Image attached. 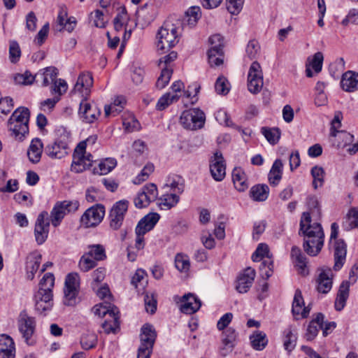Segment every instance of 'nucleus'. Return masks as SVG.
<instances>
[{"instance_id":"obj_1","label":"nucleus","mask_w":358,"mask_h":358,"mask_svg":"<svg viewBox=\"0 0 358 358\" xmlns=\"http://www.w3.org/2000/svg\"><path fill=\"white\" fill-rule=\"evenodd\" d=\"M301 233L304 236V251L310 256H317L324 245V234L320 223L311 224V217L308 212L303 213L301 215L299 234Z\"/></svg>"},{"instance_id":"obj_2","label":"nucleus","mask_w":358,"mask_h":358,"mask_svg":"<svg viewBox=\"0 0 358 358\" xmlns=\"http://www.w3.org/2000/svg\"><path fill=\"white\" fill-rule=\"evenodd\" d=\"M157 38L159 50H169L179 41L177 27L169 20L165 21L157 32Z\"/></svg>"},{"instance_id":"obj_3","label":"nucleus","mask_w":358,"mask_h":358,"mask_svg":"<svg viewBox=\"0 0 358 358\" xmlns=\"http://www.w3.org/2000/svg\"><path fill=\"white\" fill-rule=\"evenodd\" d=\"M338 224L333 222L331 225L330 241L334 240V269L339 270L344 264L346 258L347 245L342 239H337L338 235Z\"/></svg>"},{"instance_id":"obj_4","label":"nucleus","mask_w":358,"mask_h":358,"mask_svg":"<svg viewBox=\"0 0 358 358\" xmlns=\"http://www.w3.org/2000/svg\"><path fill=\"white\" fill-rule=\"evenodd\" d=\"M156 337L157 333L151 324H145L142 327L137 358H150Z\"/></svg>"},{"instance_id":"obj_5","label":"nucleus","mask_w":358,"mask_h":358,"mask_svg":"<svg viewBox=\"0 0 358 358\" xmlns=\"http://www.w3.org/2000/svg\"><path fill=\"white\" fill-rule=\"evenodd\" d=\"M205 122V114L199 108L185 110L180 115V122L186 129L194 130L201 128Z\"/></svg>"},{"instance_id":"obj_6","label":"nucleus","mask_w":358,"mask_h":358,"mask_svg":"<svg viewBox=\"0 0 358 358\" xmlns=\"http://www.w3.org/2000/svg\"><path fill=\"white\" fill-rule=\"evenodd\" d=\"M80 204L78 201L57 202L50 213L52 224L55 227L59 225L65 215L67 213L77 210Z\"/></svg>"},{"instance_id":"obj_7","label":"nucleus","mask_w":358,"mask_h":358,"mask_svg":"<svg viewBox=\"0 0 358 358\" xmlns=\"http://www.w3.org/2000/svg\"><path fill=\"white\" fill-rule=\"evenodd\" d=\"M263 87V73L260 64L255 61L252 63L248 75V88L252 94L260 92Z\"/></svg>"},{"instance_id":"obj_8","label":"nucleus","mask_w":358,"mask_h":358,"mask_svg":"<svg viewBox=\"0 0 358 358\" xmlns=\"http://www.w3.org/2000/svg\"><path fill=\"white\" fill-rule=\"evenodd\" d=\"M93 77L90 72L81 73L74 85L72 92L83 99H87L90 96L92 88L93 87Z\"/></svg>"},{"instance_id":"obj_9","label":"nucleus","mask_w":358,"mask_h":358,"mask_svg":"<svg viewBox=\"0 0 358 358\" xmlns=\"http://www.w3.org/2000/svg\"><path fill=\"white\" fill-rule=\"evenodd\" d=\"M105 215L104 207L102 205H96L89 208L80 218L81 224L85 227H94L98 225Z\"/></svg>"},{"instance_id":"obj_10","label":"nucleus","mask_w":358,"mask_h":358,"mask_svg":"<svg viewBox=\"0 0 358 358\" xmlns=\"http://www.w3.org/2000/svg\"><path fill=\"white\" fill-rule=\"evenodd\" d=\"M50 220L48 212L42 211L37 217L34 227V236L38 245L43 244L49 234Z\"/></svg>"},{"instance_id":"obj_11","label":"nucleus","mask_w":358,"mask_h":358,"mask_svg":"<svg viewBox=\"0 0 358 358\" xmlns=\"http://www.w3.org/2000/svg\"><path fill=\"white\" fill-rule=\"evenodd\" d=\"M129 202L121 200L115 203L109 214L110 227L113 230H117L122 224L124 215L128 209Z\"/></svg>"},{"instance_id":"obj_12","label":"nucleus","mask_w":358,"mask_h":358,"mask_svg":"<svg viewBox=\"0 0 358 358\" xmlns=\"http://www.w3.org/2000/svg\"><path fill=\"white\" fill-rule=\"evenodd\" d=\"M175 301L180 303V310L185 314L192 315L197 312L201 306V300L194 294L188 293L181 297L176 296Z\"/></svg>"},{"instance_id":"obj_13","label":"nucleus","mask_w":358,"mask_h":358,"mask_svg":"<svg viewBox=\"0 0 358 358\" xmlns=\"http://www.w3.org/2000/svg\"><path fill=\"white\" fill-rule=\"evenodd\" d=\"M17 326L22 337L28 343L29 339L33 336L36 329V320L34 317L29 316L26 310H22L17 319Z\"/></svg>"},{"instance_id":"obj_14","label":"nucleus","mask_w":358,"mask_h":358,"mask_svg":"<svg viewBox=\"0 0 358 358\" xmlns=\"http://www.w3.org/2000/svg\"><path fill=\"white\" fill-rule=\"evenodd\" d=\"M34 301L35 309L38 313L41 314L49 311L53 306V293L52 292H46L43 289H38L34 294Z\"/></svg>"},{"instance_id":"obj_15","label":"nucleus","mask_w":358,"mask_h":358,"mask_svg":"<svg viewBox=\"0 0 358 358\" xmlns=\"http://www.w3.org/2000/svg\"><path fill=\"white\" fill-rule=\"evenodd\" d=\"M79 115L83 122L92 123L101 115V110L95 103L87 102V99H83L80 103Z\"/></svg>"},{"instance_id":"obj_16","label":"nucleus","mask_w":358,"mask_h":358,"mask_svg":"<svg viewBox=\"0 0 358 358\" xmlns=\"http://www.w3.org/2000/svg\"><path fill=\"white\" fill-rule=\"evenodd\" d=\"M210 171L216 181H222L226 176V164L220 152H216L210 161Z\"/></svg>"},{"instance_id":"obj_17","label":"nucleus","mask_w":358,"mask_h":358,"mask_svg":"<svg viewBox=\"0 0 358 358\" xmlns=\"http://www.w3.org/2000/svg\"><path fill=\"white\" fill-rule=\"evenodd\" d=\"M93 157L89 153L86 155L85 152L80 153L78 148L75 149L73 154V161L71 164V170L76 173H81L87 169H90L93 162Z\"/></svg>"},{"instance_id":"obj_18","label":"nucleus","mask_w":358,"mask_h":358,"mask_svg":"<svg viewBox=\"0 0 358 358\" xmlns=\"http://www.w3.org/2000/svg\"><path fill=\"white\" fill-rule=\"evenodd\" d=\"M310 311L309 306H304V301L301 292L299 289L295 291L292 302V313L295 320L306 318Z\"/></svg>"},{"instance_id":"obj_19","label":"nucleus","mask_w":358,"mask_h":358,"mask_svg":"<svg viewBox=\"0 0 358 358\" xmlns=\"http://www.w3.org/2000/svg\"><path fill=\"white\" fill-rule=\"evenodd\" d=\"M256 272L255 269L248 267L240 274L237 279L236 289L239 293H246L252 286Z\"/></svg>"},{"instance_id":"obj_20","label":"nucleus","mask_w":358,"mask_h":358,"mask_svg":"<svg viewBox=\"0 0 358 358\" xmlns=\"http://www.w3.org/2000/svg\"><path fill=\"white\" fill-rule=\"evenodd\" d=\"M159 220V215L156 213L145 215L138 222L135 229L136 234L145 235L154 228Z\"/></svg>"},{"instance_id":"obj_21","label":"nucleus","mask_w":358,"mask_h":358,"mask_svg":"<svg viewBox=\"0 0 358 358\" xmlns=\"http://www.w3.org/2000/svg\"><path fill=\"white\" fill-rule=\"evenodd\" d=\"M333 273L330 268H322L317 279V289L319 292L327 294L332 287Z\"/></svg>"},{"instance_id":"obj_22","label":"nucleus","mask_w":358,"mask_h":358,"mask_svg":"<svg viewBox=\"0 0 358 358\" xmlns=\"http://www.w3.org/2000/svg\"><path fill=\"white\" fill-rule=\"evenodd\" d=\"M324 316L322 313H319L316 315L308 325L304 338L308 341H313L318 334L320 329L323 328Z\"/></svg>"},{"instance_id":"obj_23","label":"nucleus","mask_w":358,"mask_h":358,"mask_svg":"<svg viewBox=\"0 0 358 358\" xmlns=\"http://www.w3.org/2000/svg\"><path fill=\"white\" fill-rule=\"evenodd\" d=\"M45 153L52 159H62L68 153L67 145L62 141L50 143L46 145Z\"/></svg>"},{"instance_id":"obj_24","label":"nucleus","mask_w":358,"mask_h":358,"mask_svg":"<svg viewBox=\"0 0 358 358\" xmlns=\"http://www.w3.org/2000/svg\"><path fill=\"white\" fill-rule=\"evenodd\" d=\"M42 256L38 252H33L27 257L26 270L27 278L33 280L41 262Z\"/></svg>"},{"instance_id":"obj_25","label":"nucleus","mask_w":358,"mask_h":358,"mask_svg":"<svg viewBox=\"0 0 358 358\" xmlns=\"http://www.w3.org/2000/svg\"><path fill=\"white\" fill-rule=\"evenodd\" d=\"M15 343L8 335H0V358H15Z\"/></svg>"},{"instance_id":"obj_26","label":"nucleus","mask_w":358,"mask_h":358,"mask_svg":"<svg viewBox=\"0 0 358 358\" xmlns=\"http://www.w3.org/2000/svg\"><path fill=\"white\" fill-rule=\"evenodd\" d=\"M341 85L342 89L348 92H352L358 90V73L348 71L341 78Z\"/></svg>"},{"instance_id":"obj_27","label":"nucleus","mask_w":358,"mask_h":358,"mask_svg":"<svg viewBox=\"0 0 358 358\" xmlns=\"http://www.w3.org/2000/svg\"><path fill=\"white\" fill-rule=\"evenodd\" d=\"M43 145L41 139L36 138L31 141L27 150V157L29 160L33 164H37L40 162Z\"/></svg>"},{"instance_id":"obj_28","label":"nucleus","mask_w":358,"mask_h":358,"mask_svg":"<svg viewBox=\"0 0 358 358\" xmlns=\"http://www.w3.org/2000/svg\"><path fill=\"white\" fill-rule=\"evenodd\" d=\"M57 20L61 27L60 30L65 29L69 32H71L74 29L76 24L74 17H68V11L65 6L60 7Z\"/></svg>"},{"instance_id":"obj_29","label":"nucleus","mask_w":358,"mask_h":358,"mask_svg":"<svg viewBox=\"0 0 358 358\" xmlns=\"http://www.w3.org/2000/svg\"><path fill=\"white\" fill-rule=\"evenodd\" d=\"M119 319L118 308H113V310L110 313V316H108L107 319L102 323L101 326L104 332L108 334L110 333L115 334L120 326Z\"/></svg>"},{"instance_id":"obj_30","label":"nucleus","mask_w":358,"mask_h":358,"mask_svg":"<svg viewBox=\"0 0 358 358\" xmlns=\"http://www.w3.org/2000/svg\"><path fill=\"white\" fill-rule=\"evenodd\" d=\"M28 122H22L18 123L8 120V127L9 131L11 132V136L17 140L22 141L25 134L29 132Z\"/></svg>"},{"instance_id":"obj_31","label":"nucleus","mask_w":358,"mask_h":358,"mask_svg":"<svg viewBox=\"0 0 358 358\" xmlns=\"http://www.w3.org/2000/svg\"><path fill=\"white\" fill-rule=\"evenodd\" d=\"M58 75V70L54 66H48L41 70L36 75L37 81L40 79L42 81V85L46 87L50 83H53Z\"/></svg>"},{"instance_id":"obj_32","label":"nucleus","mask_w":358,"mask_h":358,"mask_svg":"<svg viewBox=\"0 0 358 358\" xmlns=\"http://www.w3.org/2000/svg\"><path fill=\"white\" fill-rule=\"evenodd\" d=\"M232 180L235 188L239 192H244L248 187L246 174L241 168L233 170Z\"/></svg>"},{"instance_id":"obj_33","label":"nucleus","mask_w":358,"mask_h":358,"mask_svg":"<svg viewBox=\"0 0 358 358\" xmlns=\"http://www.w3.org/2000/svg\"><path fill=\"white\" fill-rule=\"evenodd\" d=\"M349 287L350 285L348 281H343L341 284L334 304L336 310H341L345 306L349 296Z\"/></svg>"},{"instance_id":"obj_34","label":"nucleus","mask_w":358,"mask_h":358,"mask_svg":"<svg viewBox=\"0 0 358 358\" xmlns=\"http://www.w3.org/2000/svg\"><path fill=\"white\" fill-rule=\"evenodd\" d=\"M250 341L252 348L259 351L263 350L268 342L266 334L261 331H255L250 335Z\"/></svg>"},{"instance_id":"obj_35","label":"nucleus","mask_w":358,"mask_h":358,"mask_svg":"<svg viewBox=\"0 0 358 358\" xmlns=\"http://www.w3.org/2000/svg\"><path fill=\"white\" fill-rule=\"evenodd\" d=\"M125 104L126 99L124 96H117L110 105L105 106V116L108 117L110 114H112L113 116L117 115L123 110Z\"/></svg>"},{"instance_id":"obj_36","label":"nucleus","mask_w":358,"mask_h":358,"mask_svg":"<svg viewBox=\"0 0 358 358\" xmlns=\"http://www.w3.org/2000/svg\"><path fill=\"white\" fill-rule=\"evenodd\" d=\"M291 257L296 266L300 270V273L305 275L306 267V257L303 255L299 248L293 246L291 250Z\"/></svg>"},{"instance_id":"obj_37","label":"nucleus","mask_w":358,"mask_h":358,"mask_svg":"<svg viewBox=\"0 0 358 358\" xmlns=\"http://www.w3.org/2000/svg\"><path fill=\"white\" fill-rule=\"evenodd\" d=\"M208 62L211 66H220L223 63V50L220 45L212 46L208 52Z\"/></svg>"},{"instance_id":"obj_38","label":"nucleus","mask_w":358,"mask_h":358,"mask_svg":"<svg viewBox=\"0 0 358 358\" xmlns=\"http://www.w3.org/2000/svg\"><path fill=\"white\" fill-rule=\"evenodd\" d=\"M179 199L178 194H166L159 199L158 205L162 210H169L178 203Z\"/></svg>"},{"instance_id":"obj_39","label":"nucleus","mask_w":358,"mask_h":358,"mask_svg":"<svg viewBox=\"0 0 358 358\" xmlns=\"http://www.w3.org/2000/svg\"><path fill=\"white\" fill-rule=\"evenodd\" d=\"M87 255L96 262L106 259L107 255L105 247L101 244H92L87 246Z\"/></svg>"},{"instance_id":"obj_40","label":"nucleus","mask_w":358,"mask_h":358,"mask_svg":"<svg viewBox=\"0 0 358 358\" xmlns=\"http://www.w3.org/2000/svg\"><path fill=\"white\" fill-rule=\"evenodd\" d=\"M269 189L266 185H257L250 189L251 197L257 201H265L268 196Z\"/></svg>"},{"instance_id":"obj_41","label":"nucleus","mask_w":358,"mask_h":358,"mask_svg":"<svg viewBox=\"0 0 358 358\" xmlns=\"http://www.w3.org/2000/svg\"><path fill=\"white\" fill-rule=\"evenodd\" d=\"M283 345L288 352H291L296 346L297 337L292 327H289L284 331Z\"/></svg>"},{"instance_id":"obj_42","label":"nucleus","mask_w":358,"mask_h":358,"mask_svg":"<svg viewBox=\"0 0 358 358\" xmlns=\"http://www.w3.org/2000/svg\"><path fill=\"white\" fill-rule=\"evenodd\" d=\"M113 308H117L110 303H108V301H104L95 305L92 308V311L94 315H96L99 317H105L106 315L109 317L110 313H111L112 310H113Z\"/></svg>"},{"instance_id":"obj_43","label":"nucleus","mask_w":358,"mask_h":358,"mask_svg":"<svg viewBox=\"0 0 358 358\" xmlns=\"http://www.w3.org/2000/svg\"><path fill=\"white\" fill-rule=\"evenodd\" d=\"M117 165V162L113 158H106L99 164L98 169H94V173L106 175L110 172Z\"/></svg>"},{"instance_id":"obj_44","label":"nucleus","mask_w":358,"mask_h":358,"mask_svg":"<svg viewBox=\"0 0 358 358\" xmlns=\"http://www.w3.org/2000/svg\"><path fill=\"white\" fill-rule=\"evenodd\" d=\"M343 227L349 231L358 227V208H352L347 214V220L343 224Z\"/></svg>"},{"instance_id":"obj_45","label":"nucleus","mask_w":358,"mask_h":358,"mask_svg":"<svg viewBox=\"0 0 358 358\" xmlns=\"http://www.w3.org/2000/svg\"><path fill=\"white\" fill-rule=\"evenodd\" d=\"M180 96L178 95V94H172L171 92H167L164 94L158 100L156 106L157 109L159 110H164L170 104L177 101L179 99Z\"/></svg>"},{"instance_id":"obj_46","label":"nucleus","mask_w":358,"mask_h":358,"mask_svg":"<svg viewBox=\"0 0 358 358\" xmlns=\"http://www.w3.org/2000/svg\"><path fill=\"white\" fill-rule=\"evenodd\" d=\"M264 257L268 258V260H271L272 255L270 254L268 245L259 243L252 255V259L253 262H259Z\"/></svg>"},{"instance_id":"obj_47","label":"nucleus","mask_w":358,"mask_h":358,"mask_svg":"<svg viewBox=\"0 0 358 358\" xmlns=\"http://www.w3.org/2000/svg\"><path fill=\"white\" fill-rule=\"evenodd\" d=\"M201 17V8L199 6H192L185 13V21L193 27Z\"/></svg>"},{"instance_id":"obj_48","label":"nucleus","mask_w":358,"mask_h":358,"mask_svg":"<svg viewBox=\"0 0 358 358\" xmlns=\"http://www.w3.org/2000/svg\"><path fill=\"white\" fill-rule=\"evenodd\" d=\"M175 266L179 271L187 272L190 267L188 256L182 253H178L175 257Z\"/></svg>"},{"instance_id":"obj_49","label":"nucleus","mask_w":358,"mask_h":358,"mask_svg":"<svg viewBox=\"0 0 358 358\" xmlns=\"http://www.w3.org/2000/svg\"><path fill=\"white\" fill-rule=\"evenodd\" d=\"M161 73L156 82L157 88L162 90L169 83L173 73L171 68H161Z\"/></svg>"},{"instance_id":"obj_50","label":"nucleus","mask_w":358,"mask_h":358,"mask_svg":"<svg viewBox=\"0 0 358 358\" xmlns=\"http://www.w3.org/2000/svg\"><path fill=\"white\" fill-rule=\"evenodd\" d=\"M29 111L28 108L20 107L13 112L8 120L19 123L22 122H29Z\"/></svg>"},{"instance_id":"obj_51","label":"nucleus","mask_w":358,"mask_h":358,"mask_svg":"<svg viewBox=\"0 0 358 358\" xmlns=\"http://www.w3.org/2000/svg\"><path fill=\"white\" fill-rule=\"evenodd\" d=\"M222 334V345H229L230 346V348H234L235 342L237 338V333L236 330L231 327H229L225 331H223Z\"/></svg>"},{"instance_id":"obj_52","label":"nucleus","mask_w":358,"mask_h":358,"mask_svg":"<svg viewBox=\"0 0 358 358\" xmlns=\"http://www.w3.org/2000/svg\"><path fill=\"white\" fill-rule=\"evenodd\" d=\"M55 285V276L52 273H46L38 284V289H43L46 292H52Z\"/></svg>"},{"instance_id":"obj_53","label":"nucleus","mask_w":358,"mask_h":358,"mask_svg":"<svg viewBox=\"0 0 358 358\" xmlns=\"http://www.w3.org/2000/svg\"><path fill=\"white\" fill-rule=\"evenodd\" d=\"M96 266V261L85 252L80 258L78 264L80 269L87 272Z\"/></svg>"},{"instance_id":"obj_54","label":"nucleus","mask_w":358,"mask_h":358,"mask_svg":"<svg viewBox=\"0 0 358 358\" xmlns=\"http://www.w3.org/2000/svg\"><path fill=\"white\" fill-rule=\"evenodd\" d=\"M262 134L271 144H275L280 139V131L277 128H262Z\"/></svg>"},{"instance_id":"obj_55","label":"nucleus","mask_w":358,"mask_h":358,"mask_svg":"<svg viewBox=\"0 0 358 358\" xmlns=\"http://www.w3.org/2000/svg\"><path fill=\"white\" fill-rule=\"evenodd\" d=\"M311 175L313 178V187L317 189L318 187H322L324 182V169L322 167L315 166L311 169Z\"/></svg>"},{"instance_id":"obj_56","label":"nucleus","mask_w":358,"mask_h":358,"mask_svg":"<svg viewBox=\"0 0 358 358\" xmlns=\"http://www.w3.org/2000/svg\"><path fill=\"white\" fill-rule=\"evenodd\" d=\"M97 337L93 333H87L82 336L80 338V345L84 350H90L96 346Z\"/></svg>"},{"instance_id":"obj_57","label":"nucleus","mask_w":358,"mask_h":358,"mask_svg":"<svg viewBox=\"0 0 358 358\" xmlns=\"http://www.w3.org/2000/svg\"><path fill=\"white\" fill-rule=\"evenodd\" d=\"M21 57V49L19 43L16 41H9V59L10 61L15 64L17 63Z\"/></svg>"},{"instance_id":"obj_58","label":"nucleus","mask_w":358,"mask_h":358,"mask_svg":"<svg viewBox=\"0 0 358 358\" xmlns=\"http://www.w3.org/2000/svg\"><path fill=\"white\" fill-rule=\"evenodd\" d=\"M260 51V45L257 41L251 40L248 42L246 46V56L250 59H257L258 55H259Z\"/></svg>"},{"instance_id":"obj_59","label":"nucleus","mask_w":358,"mask_h":358,"mask_svg":"<svg viewBox=\"0 0 358 358\" xmlns=\"http://www.w3.org/2000/svg\"><path fill=\"white\" fill-rule=\"evenodd\" d=\"M80 278L76 273H71L66 275L64 289L79 290Z\"/></svg>"},{"instance_id":"obj_60","label":"nucleus","mask_w":358,"mask_h":358,"mask_svg":"<svg viewBox=\"0 0 358 358\" xmlns=\"http://www.w3.org/2000/svg\"><path fill=\"white\" fill-rule=\"evenodd\" d=\"M215 90L218 94H227L230 90L227 79L223 76L218 77L215 83Z\"/></svg>"},{"instance_id":"obj_61","label":"nucleus","mask_w":358,"mask_h":358,"mask_svg":"<svg viewBox=\"0 0 358 358\" xmlns=\"http://www.w3.org/2000/svg\"><path fill=\"white\" fill-rule=\"evenodd\" d=\"M180 180V178L177 176L169 178L166 183V186L170 187L173 190V193L181 194L184 190V186Z\"/></svg>"},{"instance_id":"obj_62","label":"nucleus","mask_w":358,"mask_h":358,"mask_svg":"<svg viewBox=\"0 0 358 358\" xmlns=\"http://www.w3.org/2000/svg\"><path fill=\"white\" fill-rule=\"evenodd\" d=\"M36 78V76H34L29 71H27L24 73L15 75L14 81L18 85H31Z\"/></svg>"},{"instance_id":"obj_63","label":"nucleus","mask_w":358,"mask_h":358,"mask_svg":"<svg viewBox=\"0 0 358 358\" xmlns=\"http://www.w3.org/2000/svg\"><path fill=\"white\" fill-rule=\"evenodd\" d=\"M154 165L152 164H146L141 170V173L136 176L134 183L141 184L146 180L149 176L154 171Z\"/></svg>"},{"instance_id":"obj_64","label":"nucleus","mask_w":358,"mask_h":358,"mask_svg":"<svg viewBox=\"0 0 358 358\" xmlns=\"http://www.w3.org/2000/svg\"><path fill=\"white\" fill-rule=\"evenodd\" d=\"M152 201L148 199V196L142 189L134 199V204L138 208L147 207Z\"/></svg>"}]
</instances>
